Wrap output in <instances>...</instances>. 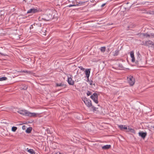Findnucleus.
<instances>
[{"label":"nucleus","mask_w":154,"mask_h":154,"mask_svg":"<svg viewBox=\"0 0 154 154\" xmlns=\"http://www.w3.org/2000/svg\"><path fill=\"white\" fill-rule=\"evenodd\" d=\"M33 28V25H31V26H30V29H32H32Z\"/></svg>","instance_id":"obj_37"},{"label":"nucleus","mask_w":154,"mask_h":154,"mask_svg":"<svg viewBox=\"0 0 154 154\" xmlns=\"http://www.w3.org/2000/svg\"><path fill=\"white\" fill-rule=\"evenodd\" d=\"M105 5H106V3H104V4H103L102 5H101V7H103L104 6H105Z\"/></svg>","instance_id":"obj_35"},{"label":"nucleus","mask_w":154,"mask_h":154,"mask_svg":"<svg viewBox=\"0 0 154 154\" xmlns=\"http://www.w3.org/2000/svg\"><path fill=\"white\" fill-rule=\"evenodd\" d=\"M92 93L91 91H88L87 93V94L88 96H90L91 95Z\"/></svg>","instance_id":"obj_24"},{"label":"nucleus","mask_w":154,"mask_h":154,"mask_svg":"<svg viewBox=\"0 0 154 154\" xmlns=\"http://www.w3.org/2000/svg\"><path fill=\"white\" fill-rule=\"evenodd\" d=\"M38 12V10L37 9L35 8H31L28 10L27 11V13H32L34 14Z\"/></svg>","instance_id":"obj_5"},{"label":"nucleus","mask_w":154,"mask_h":154,"mask_svg":"<svg viewBox=\"0 0 154 154\" xmlns=\"http://www.w3.org/2000/svg\"><path fill=\"white\" fill-rule=\"evenodd\" d=\"M32 128L31 127H29L27 128L26 130V132L28 133H30L32 130Z\"/></svg>","instance_id":"obj_15"},{"label":"nucleus","mask_w":154,"mask_h":154,"mask_svg":"<svg viewBox=\"0 0 154 154\" xmlns=\"http://www.w3.org/2000/svg\"><path fill=\"white\" fill-rule=\"evenodd\" d=\"M127 80L130 85L131 86L133 85L135 83V79L132 76L129 75L127 77Z\"/></svg>","instance_id":"obj_3"},{"label":"nucleus","mask_w":154,"mask_h":154,"mask_svg":"<svg viewBox=\"0 0 154 154\" xmlns=\"http://www.w3.org/2000/svg\"><path fill=\"white\" fill-rule=\"evenodd\" d=\"M154 45V43L150 40H149L148 41H146L144 44V45L146 46H148L149 45Z\"/></svg>","instance_id":"obj_9"},{"label":"nucleus","mask_w":154,"mask_h":154,"mask_svg":"<svg viewBox=\"0 0 154 154\" xmlns=\"http://www.w3.org/2000/svg\"><path fill=\"white\" fill-rule=\"evenodd\" d=\"M127 132H130L131 133L135 134V130L131 128H130L129 126H128V130L127 131Z\"/></svg>","instance_id":"obj_13"},{"label":"nucleus","mask_w":154,"mask_h":154,"mask_svg":"<svg viewBox=\"0 0 154 154\" xmlns=\"http://www.w3.org/2000/svg\"><path fill=\"white\" fill-rule=\"evenodd\" d=\"M128 29H131V28H132V27H131V26H128Z\"/></svg>","instance_id":"obj_36"},{"label":"nucleus","mask_w":154,"mask_h":154,"mask_svg":"<svg viewBox=\"0 0 154 154\" xmlns=\"http://www.w3.org/2000/svg\"><path fill=\"white\" fill-rule=\"evenodd\" d=\"M17 112L20 114L29 117H36L38 114L37 113L31 112L26 109L20 110L18 111Z\"/></svg>","instance_id":"obj_1"},{"label":"nucleus","mask_w":154,"mask_h":154,"mask_svg":"<svg viewBox=\"0 0 154 154\" xmlns=\"http://www.w3.org/2000/svg\"><path fill=\"white\" fill-rule=\"evenodd\" d=\"M90 73V69H87L85 70V73L87 79H88Z\"/></svg>","instance_id":"obj_10"},{"label":"nucleus","mask_w":154,"mask_h":154,"mask_svg":"<svg viewBox=\"0 0 154 154\" xmlns=\"http://www.w3.org/2000/svg\"><path fill=\"white\" fill-rule=\"evenodd\" d=\"M17 129V128L16 127H13L11 128V130L13 132H15Z\"/></svg>","instance_id":"obj_21"},{"label":"nucleus","mask_w":154,"mask_h":154,"mask_svg":"<svg viewBox=\"0 0 154 154\" xmlns=\"http://www.w3.org/2000/svg\"><path fill=\"white\" fill-rule=\"evenodd\" d=\"M23 90H26L27 88V86L26 85H24V86L23 88H21Z\"/></svg>","instance_id":"obj_29"},{"label":"nucleus","mask_w":154,"mask_h":154,"mask_svg":"<svg viewBox=\"0 0 154 154\" xmlns=\"http://www.w3.org/2000/svg\"><path fill=\"white\" fill-rule=\"evenodd\" d=\"M23 72L26 73L28 74H32V72L31 71H28V70H23Z\"/></svg>","instance_id":"obj_20"},{"label":"nucleus","mask_w":154,"mask_h":154,"mask_svg":"<svg viewBox=\"0 0 154 154\" xmlns=\"http://www.w3.org/2000/svg\"><path fill=\"white\" fill-rule=\"evenodd\" d=\"M123 129L126 130L127 131L128 130V128H127V127L126 126V125H123Z\"/></svg>","instance_id":"obj_31"},{"label":"nucleus","mask_w":154,"mask_h":154,"mask_svg":"<svg viewBox=\"0 0 154 154\" xmlns=\"http://www.w3.org/2000/svg\"><path fill=\"white\" fill-rule=\"evenodd\" d=\"M111 147L110 145H106L102 147V149L104 150H106L110 149Z\"/></svg>","instance_id":"obj_12"},{"label":"nucleus","mask_w":154,"mask_h":154,"mask_svg":"<svg viewBox=\"0 0 154 154\" xmlns=\"http://www.w3.org/2000/svg\"><path fill=\"white\" fill-rule=\"evenodd\" d=\"M82 100L88 107H90L92 106V104L91 101L89 99L85 97Z\"/></svg>","instance_id":"obj_2"},{"label":"nucleus","mask_w":154,"mask_h":154,"mask_svg":"<svg viewBox=\"0 0 154 154\" xmlns=\"http://www.w3.org/2000/svg\"><path fill=\"white\" fill-rule=\"evenodd\" d=\"M131 57L132 58L131 61L132 62H134L135 61V59L134 57V52L133 51H131L130 52Z\"/></svg>","instance_id":"obj_11"},{"label":"nucleus","mask_w":154,"mask_h":154,"mask_svg":"<svg viewBox=\"0 0 154 154\" xmlns=\"http://www.w3.org/2000/svg\"><path fill=\"white\" fill-rule=\"evenodd\" d=\"M142 35L143 36H146V37H150L149 34H148L147 33H143L142 34Z\"/></svg>","instance_id":"obj_22"},{"label":"nucleus","mask_w":154,"mask_h":154,"mask_svg":"<svg viewBox=\"0 0 154 154\" xmlns=\"http://www.w3.org/2000/svg\"><path fill=\"white\" fill-rule=\"evenodd\" d=\"M150 37L151 38H154V33H151L150 34H149Z\"/></svg>","instance_id":"obj_26"},{"label":"nucleus","mask_w":154,"mask_h":154,"mask_svg":"<svg viewBox=\"0 0 154 154\" xmlns=\"http://www.w3.org/2000/svg\"><path fill=\"white\" fill-rule=\"evenodd\" d=\"M27 151L30 153L31 154H35V152L32 149H29L28 148L27 149Z\"/></svg>","instance_id":"obj_14"},{"label":"nucleus","mask_w":154,"mask_h":154,"mask_svg":"<svg viewBox=\"0 0 154 154\" xmlns=\"http://www.w3.org/2000/svg\"><path fill=\"white\" fill-rule=\"evenodd\" d=\"M7 79V78L6 77H3L0 78V81L6 80Z\"/></svg>","instance_id":"obj_19"},{"label":"nucleus","mask_w":154,"mask_h":154,"mask_svg":"<svg viewBox=\"0 0 154 154\" xmlns=\"http://www.w3.org/2000/svg\"><path fill=\"white\" fill-rule=\"evenodd\" d=\"M119 50H116L115 51L114 54H113L114 56H116L119 54Z\"/></svg>","instance_id":"obj_16"},{"label":"nucleus","mask_w":154,"mask_h":154,"mask_svg":"<svg viewBox=\"0 0 154 154\" xmlns=\"http://www.w3.org/2000/svg\"><path fill=\"white\" fill-rule=\"evenodd\" d=\"M0 54L2 56H7V54H3V53H1L0 52Z\"/></svg>","instance_id":"obj_32"},{"label":"nucleus","mask_w":154,"mask_h":154,"mask_svg":"<svg viewBox=\"0 0 154 154\" xmlns=\"http://www.w3.org/2000/svg\"><path fill=\"white\" fill-rule=\"evenodd\" d=\"M88 81H89V79H88Z\"/></svg>","instance_id":"obj_40"},{"label":"nucleus","mask_w":154,"mask_h":154,"mask_svg":"<svg viewBox=\"0 0 154 154\" xmlns=\"http://www.w3.org/2000/svg\"><path fill=\"white\" fill-rule=\"evenodd\" d=\"M141 56L140 54L138 55V57H137V60H136V64H137L138 62L141 60L140 57Z\"/></svg>","instance_id":"obj_18"},{"label":"nucleus","mask_w":154,"mask_h":154,"mask_svg":"<svg viewBox=\"0 0 154 154\" xmlns=\"http://www.w3.org/2000/svg\"><path fill=\"white\" fill-rule=\"evenodd\" d=\"M119 128L121 130H123V125H121L119 126Z\"/></svg>","instance_id":"obj_25"},{"label":"nucleus","mask_w":154,"mask_h":154,"mask_svg":"<svg viewBox=\"0 0 154 154\" xmlns=\"http://www.w3.org/2000/svg\"><path fill=\"white\" fill-rule=\"evenodd\" d=\"M119 66L121 68H123V66L121 64H119Z\"/></svg>","instance_id":"obj_33"},{"label":"nucleus","mask_w":154,"mask_h":154,"mask_svg":"<svg viewBox=\"0 0 154 154\" xmlns=\"http://www.w3.org/2000/svg\"><path fill=\"white\" fill-rule=\"evenodd\" d=\"M79 68L80 69L84 71L85 70V68L82 67V66H80L79 67Z\"/></svg>","instance_id":"obj_30"},{"label":"nucleus","mask_w":154,"mask_h":154,"mask_svg":"<svg viewBox=\"0 0 154 154\" xmlns=\"http://www.w3.org/2000/svg\"><path fill=\"white\" fill-rule=\"evenodd\" d=\"M85 2H79L78 3V4L76 3V5H79L78 6L81 5H82V4L84 3Z\"/></svg>","instance_id":"obj_28"},{"label":"nucleus","mask_w":154,"mask_h":154,"mask_svg":"<svg viewBox=\"0 0 154 154\" xmlns=\"http://www.w3.org/2000/svg\"><path fill=\"white\" fill-rule=\"evenodd\" d=\"M70 76L68 77L67 82L68 84L70 85H73L74 84V82L72 80V76L70 75Z\"/></svg>","instance_id":"obj_6"},{"label":"nucleus","mask_w":154,"mask_h":154,"mask_svg":"<svg viewBox=\"0 0 154 154\" xmlns=\"http://www.w3.org/2000/svg\"><path fill=\"white\" fill-rule=\"evenodd\" d=\"M79 5H76L75 4H74V5H70L68 6V7H70L72 6H78Z\"/></svg>","instance_id":"obj_27"},{"label":"nucleus","mask_w":154,"mask_h":154,"mask_svg":"<svg viewBox=\"0 0 154 154\" xmlns=\"http://www.w3.org/2000/svg\"><path fill=\"white\" fill-rule=\"evenodd\" d=\"M62 87L63 88H66V85L63 83H56L55 87Z\"/></svg>","instance_id":"obj_7"},{"label":"nucleus","mask_w":154,"mask_h":154,"mask_svg":"<svg viewBox=\"0 0 154 154\" xmlns=\"http://www.w3.org/2000/svg\"><path fill=\"white\" fill-rule=\"evenodd\" d=\"M22 129L23 130H25L26 129V126L25 125H23L22 126Z\"/></svg>","instance_id":"obj_34"},{"label":"nucleus","mask_w":154,"mask_h":154,"mask_svg":"<svg viewBox=\"0 0 154 154\" xmlns=\"http://www.w3.org/2000/svg\"><path fill=\"white\" fill-rule=\"evenodd\" d=\"M92 82H93L92 81H91V82H90V85H93L92 83Z\"/></svg>","instance_id":"obj_38"},{"label":"nucleus","mask_w":154,"mask_h":154,"mask_svg":"<svg viewBox=\"0 0 154 154\" xmlns=\"http://www.w3.org/2000/svg\"><path fill=\"white\" fill-rule=\"evenodd\" d=\"M106 48L105 47H101L100 48V50L102 52H104L106 51Z\"/></svg>","instance_id":"obj_17"},{"label":"nucleus","mask_w":154,"mask_h":154,"mask_svg":"<svg viewBox=\"0 0 154 154\" xmlns=\"http://www.w3.org/2000/svg\"><path fill=\"white\" fill-rule=\"evenodd\" d=\"M91 109H93L94 112L95 111H96L97 109V108L95 107L94 106H92H92H91Z\"/></svg>","instance_id":"obj_23"},{"label":"nucleus","mask_w":154,"mask_h":154,"mask_svg":"<svg viewBox=\"0 0 154 154\" xmlns=\"http://www.w3.org/2000/svg\"><path fill=\"white\" fill-rule=\"evenodd\" d=\"M139 136H140L143 139H144L147 135L146 132H139L138 133Z\"/></svg>","instance_id":"obj_8"},{"label":"nucleus","mask_w":154,"mask_h":154,"mask_svg":"<svg viewBox=\"0 0 154 154\" xmlns=\"http://www.w3.org/2000/svg\"><path fill=\"white\" fill-rule=\"evenodd\" d=\"M93 85H95V84H93Z\"/></svg>","instance_id":"obj_39"},{"label":"nucleus","mask_w":154,"mask_h":154,"mask_svg":"<svg viewBox=\"0 0 154 154\" xmlns=\"http://www.w3.org/2000/svg\"><path fill=\"white\" fill-rule=\"evenodd\" d=\"M90 97L95 103L97 104L98 103V96L96 93H94L90 96Z\"/></svg>","instance_id":"obj_4"}]
</instances>
